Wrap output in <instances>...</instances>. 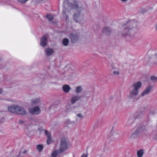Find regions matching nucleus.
I'll use <instances>...</instances> for the list:
<instances>
[{"instance_id":"f257e3e1","label":"nucleus","mask_w":157,"mask_h":157,"mask_svg":"<svg viewBox=\"0 0 157 157\" xmlns=\"http://www.w3.org/2000/svg\"><path fill=\"white\" fill-rule=\"evenodd\" d=\"M63 5L65 9H67L68 6L70 9L75 10V13L73 14V19L76 22H80L82 21L83 18V15L81 12L82 8L81 7L78 6L77 2H74L73 4L68 3L67 1H64Z\"/></svg>"},{"instance_id":"f03ea898","label":"nucleus","mask_w":157,"mask_h":157,"mask_svg":"<svg viewBox=\"0 0 157 157\" xmlns=\"http://www.w3.org/2000/svg\"><path fill=\"white\" fill-rule=\"evenodd\" d=\"M137 24L136 20H130L125 23L122 24L120 27L121 33L123 36H126L133 34Z\"/></svg>"},{"instance_id":"7ed1b4c3","label":"nucleus","mask_w":157,"mask_h":157,"mask_svg":"<svg viewBox=\"0 0 157 157\" xmlns=\"http://www.w3.org/2000/svg\"><path fill=\"white\" fill-rule=\"evenodd\" d=\"M67 148V143L66 140L65 138H62L61 140L59 147V149L57 150L58 153H61L65 151Z\"/></svg>"},{"instance_id":"20e7f679","label":"nucleus","mask_w":157,"mask_h":157,"mask_svg":"<svg viewBox=\"0 0 157 157\" xmlns=\"http://www.w3.org/2000/svg\"><path fill=\"white\" fill-rule=\"evenodd\" d=\"M29 111L32 114L37 115L40 113L41 109L38 106H36L29 109Z\"/></svg>"},{"instance_id":"39448f33","label":"nucleus","mask_w":157,"mask_h":157,"mask_svg":"<svg viewBox=\"0 0 157 157\" xmlns=\"http://www.w3.org/2000/svg\"><path fill=\"white\" fill-rule=\"evenodd\" d=\"M139 90L132 88V89L130 92V94L128 96L129 99L133 98L134 96H137L139 93Z\"/></svg>"},{"instance_id":"423d86ee","label":"nucleus","mask_w":157,"mask_h":157,"mask_svg":"<svg viewBox=\"0 0 157 157\" xmlns=\"http://www.w3.org/2000/svg\"><path fill=\"white\" fill-rule=\"evenodd\" d=\"M18 107V105H13L8 106V110L10 112L16 113Z\"/></svg>"},{"instance_id":"0eeeda50","label":"nucleus","mask_w":157,"mask_h":157,"mask_svg":"<svg viewBox=\"0 0 157 157\" xmlns=\"http://www.w3.org/2000/svg\"><path fill=\"white\" fill-rule=\"evenodd\" d=\"M153 87L152 85H149L147 86L144 90L141 93V96H143L147 95L150 93Z\"/></svg>"},{"instance_id":"6e6552de","label":"nucleus","mask_w":157,"mask_h":157,"mask_svg":"<svg viewBox=\"0 0 157 157\" xmlns=\"http://www.w3.org/2000/svg\"><path fill=\"white\" fill-rule=\"evenodd\" d=\"M16 113L21 115H25L26 114L27 112L23 107L18 105Z\"/></svg>"},{"instance_id":"1a4fd4ad","label":"nucleus","mask_w":157,"mask_h":157,"mask_svg":"<svg viewBox=\"0 0 157 157\" xmlns=\"http://www.w3.org/2000/svg\"><path fill=\"white\" fill-rule=\"evenodd\" d=\"M42 103L41 99L40 98H34L31 100V104L32 105L41 104Z\"/></svg>"},{"instance_id":"9d476101","label":"nucleus","mask_w":157,"mask_h":157,"mask_svg":"<svg viewBox=\"0 0 157 157\" xmlns=\"http://www.w3.org/2000/svg\"><path fill=\"white\" fill-rule=\"evenodd\" d=\"M47 38L46 36H43L41 39L40 44L41 46L44 47L47 44Z\"/></svg>"},{"instance_id":"9b49d317","label":"nucleus","mask_w":157,"mask_h":157,"mask_svg":"<svg viewBox=\"0 0 157 157\" xmlns=\"http://www.w3.org/2000/svg\"><path fill=\"white\" fill-rule=\"evenodd\" d=\"M70 37L73 43L75 42L79 38L78 35L76 34H71Z\"/></svg>"},{"instance_id":"f8f14e48","label":"nucleus","mask_w":157,"mask_h":157,"mask_svg":"<svg viewBox=\"0 0 157 157\" xmlns=\"http://www.w3.org/2000/svg\"><path fill=\"white\" fill-rule=\"evenodd\" d=\"M142 86V83L141 82L139 81L134 83L132 86V87L139 90Z\"/></svg>"},{"instance_id":"ddd939ff","label":"nucleus","mask_w":157,"mask_h":157,"mask_svg":"<svg viewBox=\"0 0 157 157\" xmlns=\"http://www.w3.org/2000/svg\"><path fill=\"white\" fill-rule=\"evenodd\" d=\"M45 133L47 137V143L48 144H49L52 141V139L50 133L47 131H45Z\"/></svg>"},{"instance_id":"4468645a","label":"nucleus","mask_w":157,"mask_h":157,"mask_svg":"<svg viewBox=\"0 0 157 157\" xmlns=\"http://www.w3.org/2000/svg\"><path fill=\"white\" fill-rule=\"evenodd\" d=\"M80 97L78 95H73L71 99V102L72 104H75L80 98Z\"/></svg>"},{"instance_id":"2eb2a0df","label":"nucleus","mask_w":157,"mask_h":157,"mask_svg":"<svg viewBox=\"0 0 157 157\" xmlns=\"http://www.w3.org/2000/svg\"><path fill=\"white\" fill-rule=\"evenodd\" d=\"M53 50L51 48H47L45 49L44 52L46 55L50 56L54 53Z\"/></svg>"},{"instance_id":"dca6fc26","label":"nucleus","mask_w":157,"mask_h":157,"mask_svg":"<svg viewBox=\"0 0 157 157\" xmlns=\"http://www.w3.org/2000/svg\"><path fill=\"white\" fill-rule=\"evenodd\" d=\"M107 153V150L104 149L103 151H100L98 152V155L100 157H104Z\"/></svg>"},{"instance_id":"f3484780","label":"nucleus","mask_w":157,"mask_h":157,"mask_svg":"<svg viewBox=\"0 0 157 157\" xmlns=\"http://www.w3.org/2000/svg\"><path fill=\"white\" fill-rule=\"evenodd\" d=\"M63 89L64 92L66 93H68L71 89L70 86L68 85H65L63 86Z\"/></svg>"},{"instance_id":"a211bd4d","label":"nucleus","mask_w":157,"mask_h":157,"mask_svg":"<svg viewBox=\"0 0 157 157\" xmlns=\"http://www.w3.org/2000/svg\"><path fill=\"white\" fill-rule=\"evenodd\" d=\"M139 133V131L138 129H137L130 136V138L131 139H133L136 138L138 136Z\"/></svg>"},{"instance_id":"6ab92c4d","label":"nucleus","mask_w":157,"mask_h":157,"mask_svg":"<svg viewBox=\"0 0 157 157\" xmlns=\"http://www.w3.org/2000/svg\"><path fill=\"white\" fill-rule=\"evenodd\" d=\"M144 153V150L143 149H140L137 151V155L138 157H142Z\"/></svg>"},{"instance_id":"aec40b11","label":"nucleus","mask_w":157,"mask_h":157,"mask_svg":"<svg viewBox=\"0 0 157 157\" xmlns=\"http://www.w3.org/2000/svg\"><path fill=\"white\" fill-rule=\"evenodd\" d=\"M43 146L41 144L37 145L36 146V149L39 152H41L43 150Z\"/></svg>"},{"instance_id":"412c9836","label":"nucleus","mask_w":157,"mask_h":157,"mask_svg":"<svg viewBox=\"0 0 157 157\" xmlns=\"http://www.w3.org/2000/svg\"><path fill=\"white\" fill-rule=\"evenodd\" d=\"M82 86H78L76 88L75 92L77 94H79L82 92Z\"/></svg>"},{"instance_id":"4be33fe9","label":"nucleus","mask_w":157,"mask_h":157,"mask_svg":"<svg viewBox=\"0 0 157 157\" xmlns=\"http://www.w3.org/2000/svg\"><path fill=\"white\" fill-rule=\"evenodd\" d=\"M60 153H58V150H54L52 153L50 157H57L58 155Z\"/></svg>"},{"instance_id":"5701e85b","label":"nucleus","mask_w":157,"mask_h":157,"mask_svg":"<svg viewBox=\"0 0 157 157\" xmlns=\"http://www.w3.org/2000/svg\"><path fill=\"white\" fill-rule=\"evenodd\" d=\"M102 31L104 33H109L111 31V29L109 27H106L103 29Z\"/></svg>"},{"instance_id":"b1692460","label":"nucleus","mask_w":157,"mask_h":157,"mask_svg":"<svg viewBox=\"0 0 157 157\" xmlns=\"http://www.w3.org/2000/svg\"><path fill=\"white\" fill-rule=\"evenodd\" d=\"M69 41L68 39L64 38L63 40V44L65 46H67L68 44Z\"/></svg>"},{"instance_id":"393cba45","label":"nucleus","mask_w":157,"mask_h":157,"mask_svg":"<svg viewBox=\"0 0 157 157\" xmlns=\"http://www.w3.org/2000/svg\"><path fill=\"white\" fill-rule=\"evenodd\" d=\"M113 73L114 75L115 76H117L120 74L119 70L117 69L116 70H114L113 71Z\"/></svg>"},{"instance_id":"a878e982","label":"nucleus","mask_w":157,"mask_h":157,"mask_svg":"<svg viewBox=\"0 0 157 157\" xmlns=\"http://www.w3.org/2000/svg\"><path fill=\"white\" fill-rule=\"evenodd\" d=\"M28 151V150L25 149L23 152H20L19 153V156H20L21 157H22L23 155H22V154H26L27 153Z\"/></svg>"},{"instance_id":"bb28decb","label":"nucleus","mask_w":157,"mask_h":157,"mask_svg":"<svg viewBox=\"0 0 157 157\" xmlns=\"http://www.w3.org/2000/svg\"><path fill=\"white\" fill-rule=\"evenodd\" d=\"M76 116L77 117L80 118H83L85 116V115L82 114V113H78L76 114Z\"/></svg>"},{"instance_id":"cd10ccee","label":"nucleus","mask_w":157,"mask_h":157,"mask_svg":"<svg viewBox=\"0 0 157 157\" xmlns=\"http://www.w3.org/2000/svg\"><path fill=\"white\" fill-rule=\"evenodd\" d=\"M46 17L49 21H52L53 19L52 16L50 14H47Z\"/></svg>"},{"instance_id":"c85d7f7f","label":"nucleus","mask_w":157,"mask_h":157,"mask_svg":"<svg viewBox=\"0 0 157 157\" xmlns=\"http://www.w3.org/2000/svg\"><path fill=\"white\" fill-rule=\"evenodd\" d=\"M151 79L153 82H155L157 81V77L153 76L151 77Z\"/></svg>"},{"instance_id":"c756f323","label":"nucleus","mask_w":157,"mask_h":157,"mask_svg":"<svg viewBox=\"0 0 157 157\" xmlns=\"http://www.w3.org/2000/svg\"><path fill=\"white\" fill-rule=\"evenodd\" d=\"M152 59H155V60H157V54L152 56Z\"/></svg>"},{"instance_id":"7c9ffc66","label":"nucleus","mask_w":157,"mask_h":157,"mask_svg":"<svg viewBox=\"0 0 157 157\" xmlns=\"http://www.w3.org/2000/svg\"><path fill=\"white\" fill-rule=\"evenodd\" d=\"M133 122V119H130L128 120V121L127 123H128V124H130L131 123H132Z\"/></svg>"},{"instance_id":"2f4dec72","label":"nucleus","mask_w":157,"mask_h":157,"mask_svg":"<svg viewBox=\"0 0 157 157\" xmlns=\"http://www.w3.org/2000/svg\"><path fill=\"white\" fill-rule=\"evenodd\" d=\"M25 121L22 120H20L19 121V123L21 124H23L25 123Z\"/></svg>"},{"instance_id":"473e14b6","label":"nucleus","mask_w":157,"mask_h":157,"mask_svg":"<svg viewBox=\"0 0 157 157\" xmlns=\"http://www.w3.org/2000/svg\"><path fill=\"white\" fill-rule=\"evenodd\" d=\"M47 0H39L38 2L39 3H42L46 2Z\"/></svg>"},{"instance_id":"72a5a7b5","label":"nucleus","mask_w":157,"mask_h":157,"mask_svg":"<svg viewBox=\"0 0 157 157\" xmlns=\"http://www.w3.org/2000/svg\"><path fill=\"white\" fill-rule=\"evenodd\" d=\"M81 157H87V155L86 154H83L81 156Z\"/></svg>"},{"instance_id":"f704fd0d","label":"nucleus","mask_w":157,"mask_h":157,"mask_svg":"<svg viewBox=\"0 0 157 157\" xmlns=\"http://www.w3.org/2000/svg\"><path fill=\"white\" fill-rule=\"evenodd\" d=\"M140 115H139L138 117H140L143 116V114L142 112H140L139 113Z\"/></svg>"},{"instance_id":"c9c22d12","label":"nucleus","mask_w":157,"mask_h":157,"mask_svg":"<svg viewBox=\"0 0 157 157\" xmlns=\"http://www.w3.org/2000/svg\"><path fill=\"white\" fill-rule=\"evenodd\" d=\"M128 0H121V1L123 2H127Z\"/></svg>"},{"instance_id":"e433bc0d","label":"nucleus","mask_w":157,"mask_h":157,"mask_svg":"<svg viewBox=\"0 0 157 157\" xmlns=\"http://www.w3.org/2000/svg\"><path fill=\"white\" fill-rule=\"evenodd\" d=\"M3 92V90H2V89L0 88V94H2Z\"/></svg>"},{"instance_id":"4c0bfd02","label":"nucleus","mask_w":157,"mask_h":157,"mask_svg":"<svg viewBox=\"0 0 157 157\" xmlns=\"http://www.w3.org/2000/svg\"><path fill=\"white\" fill-rule=\"evenodd\" d=\"M66 21L67 22L68 21V17L66 16Z\"/></svg>"},{"instance_id":"58836bf2","label":"nucleus","mask_w":157,"mask_h":157,"mask_svg":"<svg viewBox=\"0 0 157 157\" xmlns=\"http://www.w3.org/2000/svg\"><path fill=\"white\" fill-rule=\"evenodd\" d=\"M5 100L7 101H12V100L11 99H6Z\"/></svg>"},{"instance_id":"ea45409f","label":"nucleus","mask_w":157,"mask_h":157,"mask_svg":"<svg viewBox=\"0 0 157 157\" xmlns=\"http://www.w3.org/2000/svg\"><path fill=\"white\" fill-rule=\"evenodd\" d=\"M155 30H157V24L155 25Z\"/></svg>"},{"instance_id":"a19ab883","label":"nucleus","mask_w":157,"mask_h":157,"mask_svg":"<svg viewBox=\"0 0 157 157\" xmlns=\"http://www.w3.org/2000/svg\"><path fill=\"white\" fill-rule=\"evenodd\" d=\"M63 14H66V13H65V11L64 10H63Z\"/></svg>"}]
</instances>
